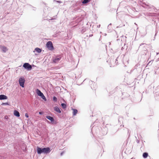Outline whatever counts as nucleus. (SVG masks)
Returning a JSON list of instances; mask_svg holds the SVG:
<instances>
[{
  "mask_svg": "<svg viewBox=\"0 0 159 159\" xmlns=\"http://www.w3.org/2000/svg\"><path fill=\"white\" fill-rule=\"evenodd\" d=\"M2 105H9V103L7 102H3L2 103Z\"/></svg>",
  "mask_w": 159,
  "mask_h": 159,
  "instance_id": "nucleus-20",
  "label": "nucleus"
},
{
  "mask_svg": "<svg viewBox=\"0 0 159 159\" xmlns=\"http://www.w3.org/2000/svg\"><path fill=\"white\" fill-rule=\"evenodd\" d=\"M147 44L145 43H142L140 44L139 47V49H141L144 50H145L147 49L146 47Z\"/></svg>",
  "mask_w": 159,
  "mask_h": 159,
  "instance_id": "nucleus-6",
  "label": "nucleus"
},
{
  "mask_svg": "<svg viewBox=\"0 0 159 159\" xmlns=\"http://www.w3.org/2000/svg\"><path fill=\"white\" fill-rule=\"evenodd\" d=\"M53 100L55 102L57 101V98L55 96H54L53 98Z\"/></svg>",
  "mask_w": 159,
  "mask_h": 159,
  "instance_id": "nucleus-19",
  "label": "nucleus"
},
{
  "mask_svg": "<svg viewBox=\"0 0 159 159\" xmlns=\"http://www.w3.org/2000/svg\"><path fill=\"white\" fill-rule=\"evenodd\" d=\"M63 153V152H62L61 153V155H62Z\"/></svg>",
  "mask_w": 159,
  "mask_h": 159,
  "instance_id": "nucleus-29",
  "label": "nucleus"
},
{
  "mask_svg": "<svg viewBox=\"0 0 159 159\" xmlns=\"http://www.w3.org/2000/svg\"><path fill=\"white\" fill-rule=\"evenodd\" d=\"M23 67L25 69L28 70H31L32 68L31 66L28 63H25L23 65Z\"/></svg>",
  "mask_w": 159,
  "mask_h": 159,
  "instance_id": "nucleus-5",
  "label": "nucleus"
},
{
  "mask_svg": "<svg viewBox=\"0 0 159 159\" xmlns=\"http://www.w3.org/2000/svg\"><path fill=\"white\" fill-rule=\"evenodd\" d=\"M25 80V79L22 77H20L19 80V83L21 87L24 88V84Z\"/></svg>",
  "mask_w": 159,
  "mask_h": 159,
  "instance_id": "nucleus-4",
  "label": "nucleus"
},
{
  "mask_svg": "<svg viewBox=\"0 0 159 159\" xmlns=\"http://www.w3.org/2000/svg\"><path fill=\"white\" fill-rule=\"evenodd\" d=\"M76 25H75V26H76Z\"/></svg>",
  "mask_w": 159,
  "mask_h": 159,
  "instance_id": "nucleus-33",
  "label": "nucleus"
},
{
  "mask_svg": "<svg viewBox=\"0 0 159 159\" xmlns=\"http://www.w3.org/2000/svg\"><path fill=\"white\" fill-rule=\"evenodd\" d=\"M46 45L47 47L49 50L52 51L54 50V48L53 46L52 43L51 41H49L47 42Z\"/></svg>",
  "mask_w": 159,
  "mask_h": 159,
  "instance_id": "nucleus-2",
  "label": "nucleus"
},
{
  "mask_svg": "<svg viewBox=\"0 0 159 159\" xmlns=\"http://www.w3.org/2000/svg\"><path fill=\"white\" fill-rule=\"evenodd\" d=\"M42 49L39 48H36L34 52H37L38 53H40L41 52Z\"/></svg>",
  "mask_w": 159,
  "mask_h": 159,
  "instance_id": "nucleus-13",
  "label": "nucleus"
},
{
  "mask_svg": "<svg viewBox=\"0 0 159 159\" xmlns=\"http://www.w3.org/2000/svg\"><path fill=\"white\" fill-rule=\"evenodd\" d=\"M61 106L63 109H65L66 108L67 106L66 104L64 103H62L61 104Z\"/></svg>",
  "mask_w": 159,
  "mask_h": 159,
  "instance_id": "nucleus-16",
  "label": "nucleus"
},
{
  "mask_svg": "<svg viewBox=\"0 0 159 159\" xmlns=\"http://www.w3.org/2000/svg\"><path fill=\"white\" fill-rule=\"evenodd\" d=\"M148 153L147 152H145L143 153V157L144 158H146L148 157Z\"/></svg>",
  "mask_w": 159,
  "mask_h": 159,
  "instance_id": "nucleus-15",
  "label": "nucleus"
},
{
  "mask_svg": "<svg viewBox=\"0 0 159 159\" xmlns=\"http://www.w3.org/2000/svg\"><path fill=\"white\" fill-rule=\"evenodd\" d=\"M14 114L15 116L18 117H19L20 116L19 112L16 110L14 111Z\"/></svg>",
  "mask_w": 159,
  "mask_h": 159,
  "instance_id": "nucleus-12",
  "label": "nucleus"
},
{
  "mask_svg": "<svg viewBox=\"0 0 159 159\" xmlns=\"http://www.w3.org/2000/svg\"><path fill=\"white\" fill-rule=\"evenodd\" d=\"M4 119L6 120H8L9 119V117L7 116H5L4 117Z\"/></svg>",
  "mask_w": 159,
  "mask_h": 159,
  "instance_id": "nucleus-21",
  "label": "nucleus"
},
{
  "mask_svg": "<svg viewBox=\"0 0 159 159\" xmlns=\"http://www.w3.org/2000/svg\"><path fill=\"white\" fill-rule=\"evenodd\" d=\"M139 141L138 140H137V142H138V143H139Z\"/></svg>",
  "mask_w": 159,
  "mask_h": 159,
  "instance_id": "nucleus-30",
  "label": "nucleus"
},
{
  "mask_svg": "<svg viewBox=\"0 0 159 159\" xmlns=\"http://www.w3.org/2000/svg\"><path fill=\"white\" fill-rule=\"evenodd\" d=\"M36 92L38 95L40 97L43 94L40 90L38 89H37Z\"/></svg>",
  "mask_w": 159,
  "mask_h": 159,
  "instance_id": "nucleus-11",
  "label": "nucleus"
},
{
  "mask_svg": "<svg viewBox=\"0 0 159 159\" xmlns=\"http://www.w3.org/2000/svg\"><path fill=\"white\" fill-rule=\"evenodd\" d=\"M54 110L59 113H61V111L59 108L57 106L55 107L54 108Z\"/></svg>",
  "mask_w": 159,
  "mask_h": 159,
  "instance_id": "nucleus-10",
  "label": "nucleus"
},
{
  "mask_svg": "<svg viewBox=\"0 0 159 159\" xmlns=\"http://www.w3.org/2000/svg\"><path fill=\"white\" fill-rule=\"evenodd\" d=\"M61 58V56L60 55L55 57L52 58L53 62L57 63L59 62Z\"/></svg>",
  "mask_w": 159,
  "mask_h": 159,
  "instance_id": "nucleus-3",
  "label": "nucleus"
},
{
  "mask_svg": "<svg viewBox=\"0 0 159 159\" xmlns=\"http://www.w3.org/2000/svg\"><path fill=\"white\" fill-rule=\"evenodd\" d=\"M110 44H110H111V43H110V44Z\"/></svg>",
  "mask_w": 159,
  "mask_h": 159,
  "instance_id": "nucleus-34",
  "label": "nucleus"
},
{
  "mask_svg": "<svg viewBox=\"0 0 159 159\" xmlns=\"http://www.w3.org/2000/svg\"><path fill=\"white\" fill-rule=\"evenodd\" d=\"M37 151L38 154H40L42 153L47 154L50 152L51 150L49 147L42 148L38 147Z\"/></svg>",
  "mask_w": 159,
  "mask_h": 159,
  "instance_id": "nucleus-1",
  "label": "nucleus"
},
{
  "mask_svg": "<svg viewBox=\"0 0 159 159\" xmlns=\"http://www.w3.org/2000/svg\"><path fill=\"white\" fill-rule=\"evenodd\" d=\"M46 118L49 120H50L52 122H54V119L52 117L50 116H46Z\"/></svg>",
  "mask_w": 159,
  "mask_h": 159,
  "instance_id": "nucleus-9",
  "label": "nucleus"
},
{
  "mask_svg": "<svg viewBox=\"0 0 159 159\" xmlns=\"http://www.w3.org/2000/svg\"><path fill=\"white\" fill-rule=\"evenodd\" d=\"M111 24H109V25H111Z\"/></svg>",
  "mask_w": 159,
  "mask_h": 159,
  "instance_id": "nucleus-31",
  "label": "nucleus"
},
{
  "mask_svg": "<svg viewBox=\"0 0 159 159\" xmlns=\"http://www.w3.org/2000/svg\"><path fill=\"white\" fill-rule=\"evenodd\" d=\"M90 1V0H83L82 3L83 4H86Z\"/></svg>",
  "mask_w": 159,
  "mask_h": 159,
  "instance_id": "nucleus-17",
  "label": "nucleus"
},
{
  "mask_svg": "<svg viewBox=\"0 0 159 159\" xmlns=\"http://www.w3.org/2000/svg\"><path fill=\"white\" fill-rule=\"evenodd\" d=\"M25 116L27 118H28L29 116V115L27 113H26L25 114Z\"/></svg>",
  "mask_w": 159,
  "mask_h": 159,
  "instance_id": "nucleus-22",
  "label": "nucleus"
},
{
  "mask_svg": "<svg viewBox=\"0 0 159 159\" xmlns=\"http://www.w3.org/2000/svg\"><path fill=\"white\" fill-rule=\"evenodd\" d=\"M93 36V34H91V35L90 34L89 35L90 37H92Z\"/></svg>",
  "mask_w": 159,
  "mask_h": 159,
  "instance_id": "nucleus-28",
  "label": "nucleus"
},
{
  "mask_svg": "<svg viewBox=\"0 0 159 159\" xmlns=\"http://www.w3.org/2000/svg\"><path fill=\"white\" fill-rule=\"evenodd\" d=\"M124 49H125V48H124V47H122V48H121V50H124Z\"/></svg>",
  "mask_w": 159,
  "mask_h": 159,
  "instance_id": "nucleus-25",
  "label": "nucleus"
},
{
  "mask_svg": "<svg viewBox=\"0 0 159 159\" xmlns=\"http://www.w3.org/2000/svg\"><path fill=\"white\" fill-rule=\"evenodd\" d=\"M100 25H97V27L98 28H99V27H100Z\"/></svg>",
  "mask_w": 159,
  "mask_h": 159,
  "instance_id": "nucleus-26",
  "label": "nucleus"
},
{
  "mask_svg": "<svg viewBox=\"0 0 159 159\" xmlns=\"http://www.w3.org/2000/svg\"><path fill=\"white\" fill-rule=\"evenodd\" d=\"M56 2H57L59 3H61L62 2L61 1H56Z\"/></svg>",
  "mask_w": 159,
  "mask_h": 159,
  "instance_id": "nucleus-24",
  "label": "nucleus"
},
{
  "mask_svg": "<svg viewBox=\"0 0 159 159\" xmlns=\"http://www.w3.org/2000/svg\"><path fill=\"white\" fill-rule=\"evenodd\" d=\"M76 25H75V26H76Z\"/></svg>",
  "mask_w": 159,
  "mask_h": 159,
  "instance_id": "nucleus-32",
  "label": "nucleus"
},
{
  "mask_svg": "<svg viewBox=\"0 0 159 159\" xmlns=\"http://www.w3.org/2000/svg\"><path fill=\"white\" fill-rule=\"evenodd\" d=\"M72 110L73 111V116H75L78 112V110L72 108Z\"/></svg>",
  "mask_w": 159,
  "mask_h": 159,
  "instance_id": "nucleus-14",
  "label": "nucleus"
},
{
  "mask_svg": "<svg viewBox=\"0 0 159 159\" xmlns=\"http://www.w3.org/2000/svg\"><path fill=\"white\" fill-rule=\"evenodd\" d=\"M7 97L4 94H1L0 95V100H6L7 99Z\"/></svg>",
  "mask_w": 159,
  "mask_h": 159,
  "instance_id": "nucleus-8",
  "label": "nucleus"
},
{
  "mask_svg": "<svg viewBox=\"0 0 159 159\" xmlns=\"http://www.w3.org/2000/svg\"><path fill=\"white\" fill-rule=\"evenodd\" d=\"M39 114H40V115H42L43 114V112H39Z\"/></svg>",
  "mask_w": 159,
  "mask_h": 159,
  "instance_id": "nucleus-23",
  "label": "nucleus"
},
{
  "mask_svg": "<svg viewBox=\"0 0 159 159\" xmlns=\"http://www.w3.org/2000/svg\"><path fill=\"white\" fill-rule=\"evenodd\" d=\"M40 97H41V98L45 101H47V99L43 94H42V95H41Z\"/></svg>",
  "mask_w": 159,
  "mask_h": 159,
  "instance_id": "nucleus-18",
  "label": "nucleus"
},
{
  "mask_svg": "<svg viewBox=\"0 0 159 159\" xmlns=\"http://www.w3.org/2000/svg\"><path fill=\"white\" fill-rule=\"evenodd\" d=\"M118 58V57H117V58L116 59L115 62H116V61H117Z\"/></svg>",
  "mask_w": 159,
  "mask_h": 159,
  "instance_id": "nucleus-27",
  "label": "nucleus"
},
{
  "mask_svg": "<svg viewBox=\"0 0 159 159\" xmlns=\"http://www.w3.org/2000/svg\"><path fill=\"white\" fill-rule=\"evenodd\" d=\"M0 48L2 51L3 52L5 53L8 50L7 48L5 46L1 45Z\"/></svg>",
  "mask_w": 159,
  "mask_h": 159,
  "instance_id": "nucleus-7",
  "label": "nucleus"
}]
</instances>
